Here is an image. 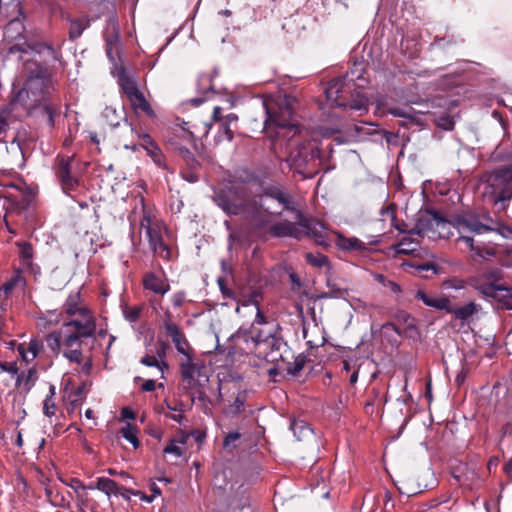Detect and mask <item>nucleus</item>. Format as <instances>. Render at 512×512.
Segmentation results:
<instances>
[{"label":"nucleus","mask_w":512,"mask_h":512,"mask_svg":"<svg viewBox=\"0 0 512 512\" xmlns=\"http://www.w3.org/2000/svg\"><path fill=\"white\" fill-rule=\"evenodd\" d=\"M141 228L145 230L146 236L149 241L150 248L163 259L168 260L170 258V249L163 242L161 235L150 226L149 219L145 218L141 222Z\"/></svg>","instance_id":"f3484780"},{"label":"nucleus","mask_w":512,"mask_h":512,"mask_svg":"<svg viewBox=\"0 0 512 512\" xmlns=\"http://www.w3.org/2000/svg\"><path fill=\"white\" fill-rule=\"evenodd\" d=\"M0 372H8L12 376L18 375V367L15 362H1Z\"/></svg>","instance_id":"052dcab7"},{"label":"nucleus","mask_w":512,"mask_h":512,"mask_svg":"<svg viewBox=\"0 0 512 512\" xmlns=\"http://www.w3.org/2000/svg\"><path fill=\"white\" fill-rule=\"evenodd\" d=\"M20 275H16L6 281L2 287L0 288V295L3 293L5 297H8V295L13 291V289L17 286L18 282L22 281Z\"/></svg>","instance_id":"c03bdc74"},{"label":"nucleus","mask_w":512,"mask_h":512,"mask_svg":"<svg viewBox=\"0 0 512 512\" xmlns=\"http://www.w3.org/2000/svg\"><path fill=\"white\" fill-rule=\"evenodd\" d=\"M21 15L20 0H0V9H6Z\"/></svg>","instance_id":"09e8293b"},{"label":"nucleus","mask_w":512,"mask_h":512,"mask_svg":"<svg viewBox=\"0 0 512 512\" xmlns=\"http://www.w3.org/2000/svg\"><path fill=\"white\" fill-rule=\"evenodd\" d=\"M348 93H350V85L347 83V77L331 80L325 90L327 100L337 107L349 106L353 110H367L368 100L366 97L357 95L350 103H347L345 94Z\"/></svg>","instance_id":"0eeeda50"},{"label":"nucleus","mask_w":512,"mask_h":512,"mask_svg":"<svg viewBox=\"0 0 512 512\" xmlns=\"http://www.w3.org/2000/svg\"><path fill=\"white\" fill-rule=\"evenodd\" d=\"M175 150L178 151V154L186 162L189 169H197L199 167V162L188 148L175 145Z\"/></svg>","instance_id":"e433bc0d"},{"label":"nucleus","mask_w":512,"mask_h":512,"mask_svg":"<svg viewBox=\"0 0 512 512\" xmlns=\"http://www.w3.org/2000/svg\"><path fill=\"white\" fill-rule=\"evenodd\" d=\"M163 328L174 343L177 352L183 355V358L194 355V350L190 347L180 327L172 321V314L169 311L164 314Z\"/></svg>","instance_id":"9d476101"},{"label":"nucleus","mask_w":512,"mask_h":512,"mask_svg":"<svg viewBox=\"0 0 512 512\" xmlns=\"http://www.w3.org/2000/svg\"><path fill=\"white\" fill-rule=\"evenodd\" d=\"M495 247H476L475 254L483 259H487L496 255Z\"/></svg>","instance_id":"4d7b16f0"},{"label":"nucleus","mask_w":512,"mask_h":512,"mask_svg":"<svg viewBox=\"0 0 512 512\" xmlns=\"http://www.w3.org/2000/svg\"><path fill=\"white\" fill-rule=\"evenodd\" d=\"M415 234H411L410 231L408 235L404 236L396 245L395 249L399 254H411L418 250L420 246V242L417 238H414Z\"/></svg>","instance_id":"c85d7f7f"},{"label":"nucleus","mask_w":512,"mask_h":512,"mask_svg":"<svg viewBox=\"0 0 512 512\" xmlns=\"http://www.w3.org/2000/svg\"><path fill=\"white\" fill-rule=\"evenodd\" d=\"M300 221V239L307 236L313 238L317 243L323 244L325 240L324 226L311 218L305 217L302 212H297Z\"/></svg>","instance_id":"dca6fc26"},{"label":"nucleus","mask_w":512,"mask_h":512,"mask_svg":"<svg viewBox=\"0 0 512 512\" xmlns=\"http://www.w3.org/2000/svg\"><path fill=\"white\" fill-rule=\"evenodd\" d=\"M326 286L330 293L338 294V296H334L336 299L344 298L347 294V289L339 287L330 277H327Z\"/></svg>","instance_id":"49530a36"},{"label":"nucleus","mask_w":512,"mask_h":512,"mask_svg":"<svg viewBox=\"0 0 512 512\" xmlns=\"http://www.w3.org/2000/svg\"><path fill=\"white\" fill-rule=\"evenodd\" d=\"M240 436V433L236 431L228 433L223 441V447L225 449H234L236 447L235 442L240 439Z\"/></svg>","instance_id":"5fc2aeb1"},{"label":"nucleus","mask_w":512,"mask_h":512,"mask_svg":"<svg viewBox=\"0 0 512 512\" xmlns=\"http://www.w3.org/2000/svg\"><path fill=\"white\" fill-rule=\"evenodd\" d=\"M253 200L259 217L249 218V221L258 228H263L270 222L264 212L269 215H281L283 211L293 209L294 206L292 196L275 186L266 188L261 195L253 194Z\"/></svg>","instance_id":"20e7f679"},{"label":"nucleus","mask_w":512,"mask_h":512,"mask_svg":"<svg viewBox=\"0 0 512 512\" xmlns=\"http://www.w3.org/2000/svg\"><path fill=\"white\" fill-rule=\"evenodd\" d=\"M290 429L298 441L306 440L313 436V430L303 420H293L290 424Z\"/></svg>","instance_id":"c756f323"},{"label":"nucleus","mask_w":512,"mask_h":512,"mask_svg":"<svg viewBox=\"0 0 512 512\" xmlns=\"http://www.w3.org/2000/svg\"><path fill=\"white\" fill-rule=\"evenodd\" d=\"M256 346L265 355V359L271 363L284 361L286 352V343L281 336V328L277 323H271L255 334L253 340Z\"/></svg>","instance_id":"423d86ee"},{"label":"nucleus","mask_w":512,"mask_h":512,"mask_svg":"<svg viewBox=\"0 0 512 512\" xmlns=\"http://www.w3.org/2000/svg\"><path fill=\"white\" fill-rule=\"evenodd\" d=\"M482 292L488 297L497 299L507 309L512 310V293L506 287L490 283L482 287Z\"/></svg>","instance_id":"aec40b11"},{"label":"nucleus","mask_w":512,"mask_h":512,"mask_svg":"<svg viewBox=\"0 0 512 512\" xmlns=\"http://www.w3.org/2000/svg\"><path fill=\"white\" fill-rule=\"evenodd\" d=\"M271 323H275L274 321H267L265 316L260 311L259 307L257 306V313L255 316V319L251 326V338L252 340H255V334L257 331H260L266 327V325H269Z\"/></svg>","instance_id":"4c0bfd02"},{"label":"nucleus","mask_w":512,"mask_h":512,"mask_svg":"<svg viewBox=\"0 0 512 512\" xmlns=\"http://www.w3.org/2000/svg\"><path fill=\"white\" fill-rule=\"evenodd\" d=\"M63 355L72 363L80 364L82 361V351L79 348L65 350Z\"/></svg>","instance_id":"864d4df0"},{"label":"nucleus","mask_w":512,"mask_h":512,"mask_svg":"<svg viewBox=\"0 0 512 512\" xmlns=\"http://www.w3.org/2000/svg\"><path fill=\"white\" fill-rule=\"evenodd\" d=\"M95 487L96 489L104 492L107 496H110L111 494H118L120 490L118 484L114 480L105 477L98 478Z\"/></svg>","instance_id":"f704fd0d"},{"label":"nucleus","mask_w":512,"mask_h":512,"mask_svg":"<svg viewBox=\"0 0 512 512\" xmlns=\"http://www.w3.org/2000/svg\"><path fill=\"white\" fill-rule=\"evenodd\" d=\"M146 150L156 165L163 166V155L156 145L150 142V147H146Z\"/></svg>","instance_id":"a18cd8bd"},{"label":"nucleus","mask_w":512,"mask_h":512,"mask_svg":"<svg viewBox=\"0 0 512 512\" xmlns=\"http://www.w3.org/2000/svg\"><path fill=\"white\" fill-rule=\"evenodd\" d=\"M27 350H28V353H30L31 359H34L38 355V352H39V347H38L37 342L31 341L29 343Z\"/></svg>","instance_id":"774afa93"},{"label":"nucleus","mask_w":512,"mask_h":512,"mask_svg":"<svg viewBox=\"0 0 512 512\" xmlns=\"http://www.w3.org/2000/svg\"><path fill=\"white\" fill-rule=\"evenodd\" d=\"M203 369V365L194 361V355L182 358L180 362L182 388H193L199 380L204 379L206 375Z\"/></svg>","instance_id":"f8f14e48"},{"label":"nucleus","mask_w":512,"mask_h":512,"mask_svg":"<svg viewBox=\"0 0 512 512\" xmlns=\"http://www.w3.org/2000/svg\"><path fill=\"white\" fill-rule=\"evenodd\" d=\"M63 483L69 487H71L76 495H77V498L79 499V506L81 507V511L84 512L83 510V505H84V494L82 493V491H84L86 489V487L84 486V484L77 478H72L69 482H66V481H63Z\"/></svg>","instance_id":"ea45409f"},{"label":"nucleus","mask_w":512,"mask_h":512,"mask_svg":"<svg viewBox=\"0 0 512 512\" xmlns=\"http://www.w3.org/2000/svg\"><path fill=\"white\" fill-rule=\"evenodd\" d=\"M294 214V222L281 221L277 222L270 228V233L275 237H292L300 240V221L297 212H300L295 206L289 210Z\"/></svg>","instance_id":"2eb2a0df"},{"label":"nucleus","mask_w":512,"mask_h":512,"mask_svg":"<svg viewBox=\"0 0 512 512\" xmlns=\"http://www.w3.org/2000/svg\"><path fill=\"white\" fill-rule=\"evenodd\" d=\"M445 225L446 222L437 213L426 212L417 219L416 225L410 230V233L422 236L428 231L437 230Z\"/></svg>","instance_id":"6ab92c4d"},{"label":"nucleus","mask_w":512,"mask_h":512,"mask_svg":"<svg viewBox=\"0 0 512 512\" xmlns=\"http://www.w3.org/2000/svg\"><path fill=\"white\" fill-rule=\"evenodd\" d=\"M59 322V319L56 318L54 321L49 320L47 317L42 316L37 319V327L41 330H45L50 328L52 324H57Z\"/></svg>","instance_id":"680f3d73"},{"label":"nucleus","mask_w":512,"mask_h":512,"mask_svg":"<svg viewBox=\"0 0 512 512\" xmlns=\"http://www.w3.org/2000/svg\"><path fill=\"white\" fill-rule=\"evenodd\" d=\"M220 130L223 131V133L226 135L228 141H231L233 139V131L229 123H226L222 120L220 122Z\"/></svg>","instance_id":"338daca9"},{"label":"nucleus","mask_w":512,"mask_h":512,"mask_svg":"<svg viewBox=\"0 0 512 512\" xmlns=\"http://www.w3.org/2000/svg\"><path fill=\"white\" fill-rule=\"evenodd\" d=\"M293 98L283 96L275 101L263 102L266 112L265 128L276 127L279 129H289L296 135L299 132L294 122V112L292 109Z\"/></svg>","instance_id":"39448f33"},{"label":"nucleus","mask_w":512,"mask_h":512,"mask_svg":"<svg viewBox=\"0 0 512 512\" xmlns=\"http://www.w3.org/2000/svg\"><path fill=\"white\" fill-rule=\"evenodd\" d=\"M194 170L190 169L189 171L182 172L183 179L189 183H196L199 180V175Z\"/></svg>","instance_id":"0e129e2a"},{"label":"nucleus","mask_w":512,"mask_h":512,"mask_svg":"<svg viewBox=\"0 0 512 512\" xmlns=\"http://www.w3.org/2000/svg\"><path fill=\"white\" fill-rule=\"evenodd\" d=\"M416 298L421 300L426 306L441 311H447L450 302L449 299L446 297H434L426 294L423 290L417 291Z\"/></svg>","instance_id":"a878e982"},{"label":"nucleus","mask_w":512,"mask_h":512,"mask_svg":"<svg viewBox=\"0 0 512 512\" xmlns=\"http://www.w3.org/2000/svg\"><path fill=\"white\" fill-rule=\"evenodd\" d=\"M18 246L20 248V257L23 259V261H25V262L31 261V259L33 258L32 245L28 242H23V243H19Z\"/></svg>","instance_id":"3c124183"},{"label":"nucleus","mask_w":512,"mask_h":512,"mask_svg":"<svg viewBox=\"0 0 512 512\" xmlns=\"http://www.w3.org/2000/svg\"><path fill=\"white\" fill-rule=\"evenodd\" d=\"M51 504L55 507H63V508L70 507V502L60 492L55 493V495L51 499Z\"/></svg>","instance_id":"6e6d98bb"},{"label":"nucleus","mask_w":512,"mask_h":512,"mask_svg":"<svg viewBox=\"0 0 512 512\" xmlns=\"http://www.w3.org/2000/svg\"><path fill=\"white\" fill-rule=\"evenodd\" d=\"M27 69L29 74L23 88L15 93L8 106H11L12 112L20 106L27 113L41 117L42 121L52 128L59 111L55 104L45 100L51 84L49 73L44 66L36 62L27 63Z\"/></svg>","instance_id":"f257e3e1"},{"label":"nucleus","mask_w":512,"mask_h":512,"mask_svg":"<svg viewBox=\"0 0 512 512\" xmlns=\"http://www.w3.org/2000/svg\"><path fill=\"white\" fill-rule=\"evenodd\" d=\"M255 176L247 173L245 178L233 176L223 188L214 191L213 202L228 216L258 218L250 182Z\"/></svg>","instance_id":"f03ea898"},{"label":"nucleus","mask_w":512,"mask_h":512,"mask_svg":"<svg viewBox=\"0 0 512 512\" xmlns=\"http://www.w3.org/2000/svg\"><path fill=\"white\" fill-rule=\"evenodd\" d=\"M62 333L60 331H53L46 336L47 346L54 352L58 353L61 347Z\"/></svg>","instance_id":"79ce46f5"},{"label":"nucleus","mask_w":512,"mask_h":512,"mask_svg":"<svg viewBox=\"0 0 512 512\" xmlns=\"http://www.w3.org/2000/svg\"><path fill=\"white\" fill-rule=\"evenodd\" d=\"M66 335L63 340V345L67 348H72L75 344H80V339L82 338L80 335L75 333L74 331H70V329H66Z\"/></svg>","instance_id":"de8ad7c7"},{"label":"nucleus","mask_w":512,"mask_h":512,"mask_svg":"<svg viewBox=\"0 0 512 512\" xmlns=\"http://www.w3.org/2000/svg\"><path fill=\"white\" fill-rule=\"evenodd\" d=\"M140 313V307H125L123 309L125 319L131 323H134L139 319Z\"/></svg>","instance_id":"8fccbe9b"},{"label":"nucleus","mask_w":512,"mask_h":512,"mask_svg":"<svg viewBox=\"0 0 512 512\" xmlns=\"http://www.w3.org/2000/svg\"><path fill=\"white\" fill-rule=\"evenodd\" d=\"M208 382V376H205L204 379L198 381L193 388H182L185 393L191 398V401L194 402L196 399L201 402H205L207 400V395L204 391V386Z\"/></svg>","instance_id":"7c9ffc66"},{"label":"nucleus","mask_w":512,"mask_h":512,"mask_svg":"<svg viewBox=\"0 0 512 512\" xmlns=\"http://www.w3.org/2000/svg\"><path fill=\"white\" fill-rule=\"evenodd\" d=\"M73 156H58L54 167L55 175L64 193L70 194L78 186V179L71 174Z\"/></svg>","instance_id":"9b49d317"},{"label":"nucleus","mask_w":512,"mask_h":512,"mask_svg":"<svg viewBox=\"0 0 512 512\" xmlns=\"http://www.w3.org/2000/svg\"><path fill=\"white\" fill-rule=\"evenodd\" d=\"M90 25V20L88 18H79L71 20L70 28H69V39L76 40L79 38L85 29H87Z\"/></svg>","instance_id":"2f4dec72"},{"label":"nucleus","mask_w":512,"mask_h":512,"mask_svg":"<svg viewBox=\"0 0 512 512\" xmlns=\"http://www.w3.org/2000/svg\"><path fill=\"white\" fill-rule=\"evenodd\" d=\"M320 151L315 145H303L292 150L287 158V162L291 167L299 170L308 163L310 159L319 157Z\"/></svg>","instance_id":"a211bd4d"},{"label":"nucleus","mask_w":512,"mask_h":512,"mask_svg":"<svg viewBox=\"0 0 512 512\" xmlns=\"http://www.w3.org/2000/svg\"><path fill=\"white\" fill-rule=\"evenodd\" d=\"M106 46H115V51L119 49V24L114 17H110L104 32Z\"/></svg>","instance_id":"bb28decb"},{"label":"nucleus","mask_w":512,"mask_h":512,"mask_svg":"<svg viewBox=\"0 0 512 512\" xmlns=\"http://www.w3.org/2000/svg\"><path fill=\"white\" fill-rule=\"evenodd\" d=\"M306 360V356H304L303 354H299L294 358L293 362H287L286 370L288 374H291L293 376L298 375L304 368Z\"/></svg>","instance_id":"58836bf2"},{"label":"nucleus","mask_w":512,"mask_h":512,"mask_svg":"<svg viewBox=\"0 0 512 512\" xmlns=\"http://www.w3.org/2000/svg\"><path fill=\"white\" fill-rule=\"evenodd\" d=\"M119 80L121 86L129 96L134 108L142 110L149 116H153L154 112L150 104L145 99V96L137 89L135 83L128 79L124 70H121Z\"/></svg>","instance_id":"ddd939ff"},{"label":"nucleus","mask_w":512,"mask_h":512,"mask_svg":"<svg viewBox=\"0 0 512 512\" xmlns=\"http://www.w3.org/2000/svg\"><path fill=\"white\" fill-rule=\"evenodd\" d=\"M186 298V294L183 291L176 292L171 297V302L175 308H179L183 305Z\"/></svg>","instance_id":"e2e57ef3"},{"label":"nucleus","mask_w":512,"mask_h":512,"mask_svg":"<svg viewBox=\"0 0 512 512\" xmlns=\"http://www.w3.org/2000/svg\"><path fill=\"white\" fill-rule=\"evenodd\" d=\"M481 218L483 219V222L480 221L479 217L474 215H461L454 218L453 225L457 228L459 233L470 232L481 234L487 231L496 230L493 226L494 221L489 213H483Z\"/></svg>","instance_id":"1a4fd4ad"},{"label":"nucleus","mask_w":512,"mask_h":512,"mask_svg":"<svg viewBox=\"0 0 512 512\" xmlns=\"http://www.w3.org/2000/svg\"><path fill=\"white\" fill-rule=\"evenodd\" d=\"M56 411V405L53 400H51V396H46L44 403H43V413L51 417L55 414Z\"/></svg>","instance_id":"13d9d810"},{"label":"nucleus","mask_w":512,"mask_h":512,"mask_svg":"<svg viewBox=\"0 0 512 512\" xmlns=\"http://www.w3.org/2000/svg\"><path fill=\"white\" fill-rule=\"evenodd\" d=\"M244 407V400L241 397H236L234 402L229 406L228 412L232 415L239 414Z\"/></svg>","instance_id":"bf43d9fd"},{"label":"nucleus","mask_w":512,"mask_h":512,"mask_svg":"<svg viewBox=\"0 0 512 512\" xmlns=\"http://www.w3.org/2000/svg\"><path fill=\"white\" fill-rule=\"evenodd\" d=\"M143 286L145 289L161 295L166 294L170 290V285L153 272L145 274Z\"/></svg>","instance_id":"412c9836"},{"label":"nucleus","mask_w":512,"mask_h":512,"mask_svg":"<svg viewBox=\"0 0 512 512\" xmlns=\"http://www.w3.org/2000/svg\"><path fill=\"white\" fill-rule=\"evenodd\" d=\"M229 508L232 511H243L245 509L251 511L250 495L243 485H240L235 491L229 502Z\"/></svg>","instance_id":"4be33fe9"},{"label":"nucleus","mask_w":512,"mask_h":512,"mask_svg":"<svg viewBox=\"0 0 512 512\" xmlns=\"http://www.w3.org/2000/svg\"><path fill=\"white\" fill-rule=\"evenodd\" d=\"M164 453L174 454L176 457H180L182 455V450L176 444L171 443L164 448Z\"/></svg>","instance_id":"69168bd1"},{"label":"nucleus","mask_w":512,"mask_h":512,"mask_svg":"<svg viewBox=\"0 0 512 512\" xmlns=\"http://www.w3.org/2000/svg\"><path fill=\"white\" fill-rule=\"evenodd\" d=\"M140 363L148 367H156L162 373L164 372L165 369H168V364L165 361H158L155 356H151L148 354L144 355L141 358Z\"/></svg>","instance_id":"a19ab883"},{"label":"nucleus","mask_w":512,"mask_h":512,"mask_svg":"<svg viewBox=\"0 0 512 512\" xmlns=\"http://www.w3.org/2000/svg\"><path fill=\"white\" fill-rule=\"evenodd\" d=\"M388 112L393 116L406 118L409 119L410 121H414L416 119V116L412 112H410V109L390 108L388 109Z\"/></svg>","instance_id":"603ef678"},{"label":"nucleus","mask_w":512,"mask_h":512,"mask_svg":"<svg viewBox=\"0 0 512 512\" xmlns=\"http://www.w3.org/2000/svg\"><path fill=\"white\" fill-rule=\"evenodd\" d=\"M479 188L485 202L506 208L512 199V162L484 172Z\"/></svg>","instance_id":"7ed1b4c3"},{"label":"nucleus","mask_w":512,"mask_h":512,"mask_svg":"<svg viewBox=\"0 0 512 512\" xmlns=\"http://www.w3.org/2000/svg\"><path fill=\"white\" fill-rule=\"evenodd\" d=\"M121 434L122 436L129 441L134 448H137L139 446V440L136 435V429L132 427L130 424H126L124 427L121 428Z\"/></svg>","instance_id":"37998d69"},{"label":"nucleus","mask_w":512,"mask_h":512,"mask_svg":"<svg viewBox=\"0 0 512 512\" xmlns=\"http://www.w3.org/2000/svg\"><path fill=\"white\" fill-rule=\"evenodd\" d=\"M6 150L11 154L17 161L24 162L25 154L28 150L26 141L22 140L20 132L12 139L9 145L6 146Z\"/></svg>","instance_id":"b1692460"},{"label":"nucleus","mask_w":512,"mask_h":512,"mask_svg":"<svg viewBox=\"0 0 512 512\" xmlns=\"http://www.w3.org/2000/svg\"><path fill=\"white\" fill-rule=\"evenodd\" d=\"M81 297L80 292L71 293L68 298L65 301L64 308L65 312L69 316L73 315H79L80 316V310L84 309L83 307H79Z\"/></svg>","instance_id":"72a5a7b5"},{"label":"nucleus","mask_w":512,"mask_h":512,"mask_svg":"<svg viewBox=\"0 0 512 512\" xmlns=\"http://www.w3.org/2000/svg\"><path fill=\"white\" fill-rule=\"evenodd\" d=\"M4 40L7 43H12L8 52L10 54H14L16 52L27 53L29 50H32V46L27 42L25 36V26L23 24L22 19L19 17H15L9 21V23L4 28Z\"/></svg>","instance_id":"6e6552de"},{"label":"nucleus","mask_w":512,"mask_h":512,"mask_svg":"<svg viewBox=\"0 0 512 512\" xmlns=\"http://www.w3.org/2000/svg\"><path fill=\"white\" fill-rule=\"evenodd\" d=\"M81 319H73L64 323L65 329L74 328V332L82 338L92 337L96 330V323L93 315L88 309L80 310Z\"/></svg>","instance_id":"4468645a"},{"label":"nucleus","mask_w":512,"mask_h":512,"mask_svg":"<svg viewBox=\"0 0 512 512\" xmlns=\"http://www.w3.org/2000/svg\"><path fill=\"white\" fill-rule=\"evenodd\" d=\"M37 379V370L35 368H29L27 371H23L17 375L16 386L27 394L33 388Z\"/></svg>","instance_id":"393cba45"},{"label":"nucleus","mask_w":512,"mask_h":512,"mask_svg":"<svg viewBox=\"0 0 512 512\" xmlns=\"http://www.w3.org/2000/svg\"><path fill=\"white\" fill-rule=\"evenodd\" d=\"M306 262L313 267L321 268L326 267L329 272L331 269V265L327 256L321 253H306L305 255Z\"/></svg>","instance_id":"c9c22d12"},{"label":"nucleus","mask_w":512,"mask_h":512,"mask_svg":"<svg viewBox=\"0 0 512 512\" xmlns=\"http://www.w3.org/2000/svg\"><path fill=\"white\" fill-rule=\"evenodd\" d=\"M15 122L11 106H4L0 109V136L5 134L9 127Z\"/></svg>","instance_id":"473e14b6"},{"label":"nucleus","mask_w":512,"mask_h":512,"mask_svg":"<svg viewBox=\"0 0 512 512\" xmlns=\"http://www.w3.org/2000/svg\"><path fill=\"white\" fill-rule=\"evenodd\" d=\"M337 246L344 251H366L367 245L356 237H345L339 234L336 241Z\"/></svg>","instance_id":"cd10ccee"},{"label":"nucleus","mask_w":512,"mask_h":512,"mask_svg":"<svg viewBox=\"0 0 512 512\" xmlns=\"http://www.w3.org/2000/svg\"><path fill=\"white\" fill-rule=\"evenodd\" d=\"M480 309V305L469 302L464 306H453L449 302V307L447 309V313L453 314L456 319L461 321H467L472 315L478 312Z\"/></svg>","instance_id":"5701e85b"}]
</instances>
